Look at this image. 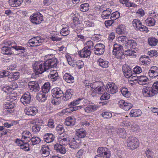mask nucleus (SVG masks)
<instances>
[{
	"mask_svg": "<svg viewBox=\"0 0 158 158\" xmlns=\"http://www.w3.org/2000/svg\"><path fill=\"white\" fill-rule=\"evenodd\" d=\"M13 48L16 51H18V54H23V56H25L26 55V49L23 47L18 46L17 45L11 46V47L4 46L1 48L2 52L4 54L11 55L13 54L11 49Z\"/></svg>",
	"mask_w": 158,
	"mask_h": 158,
	"instance_id": "1",
	"label": "nucleus"
},
{
	"mask_svg": "<svg viewBox=\"0 0 158 158\" xmlns=\"http://www.w3.org/2000/svg\"><path fill=\"white\" fill-rule=\"evenodd\" d=\"M87 81H85V87H89L90 86L92 90L95 93L98 94H102L104 90L105 86L103 83L101 81H97L94 82L93 84L87 83Z\"/></svg>",
	"mask_w": 158,
	"mask_h": 158,
	"instance_id": "2",
	"label": "nucleus"
},
{
	"mask_svg": "<svg viewBox=\"0 0 158 158\" xmlns=\"http://www.w3.org/2000/svg\"><path fill=\"white\" fill-rule=\"evenodd\" d=\"M33 67L36 75L42 74L45 72H48V68L46 67L45 62L43 61L35 62Z\"/></svg>",
	"mask_w": 158,
	"mask_h": 158,
	"instance_id": "3",
	"label": "nucleus"
},
{
	"mask_svg": "<svg viewBox=\"0 0 158 158\" xmlns=\"http://www.w3.org/2000/svg\"><path fill=\"white\" fill-rule=\"evenodd\" d=\"M123 51V47L121 45L117 44H115L114 45L113 54L118 59L123 58L125 57V55Z\"/></svg>",
	"mask_w": 158,
	"mask_h": 158,
	"instance_id": "4",
	"label": "nucleus"
},
{
	"mask_svg": "<svg viewBox=\"0 0 158 158\" xmlns=\"http://www.w3.org/2000/svg\"><path fill=\"white\" fill-rule=\"evenodd\" d=\"M31 123L35 124L32 127V131L34 133H37L40 131V126L43 124V122L41 119L36 118L32 121Z\"/></svg>",
	"mask_w": 158,
	"mask_h": 158,
	"instance_id": "5",
	"label": "nucleus"
},
{
	"mask_svg": "<svg viewBox=\"0 0 158 158\" xmlns=\"http://www.w3.org/2000/svg\"><path fill=\"white\" fill-rule=\"evenodd\" d=\"M98 155L103 158H109L111 156L110 152L109 149L103 147H99L97 151Z\"/></svg>",
	"mask_w": 158,
	"mask_h": 158,
	"instance_id": "6",
	"label": "nucleus"
},
{
	"mask_svg": "<svg viewBox=\"0 0 158 158\" xmlns=\"http://www.w3.org/2000/svg\"><path fill=\"white\" fill-rule=\"evenodd\" d=\"M31 21L33 23L38 24L43 20V17L40 13L33 14L30 16Z\"/></svg>",
	"mask_w": 158,
	"mask_h": 158,
	"instance_id": "7",
	"label": "nucleus"
},
{
	"mask_svg": "<svg viewBox=\"0 0 158 158\" xmlns=\"http://www.w3.org/2000/svg\"><path fill=\"white\" fill-rule=\"evenodd\" d=\"M45 60H46V61L45 62V63L46 67L48 68V72L49 70L51 69L50 68L56 67L58 64V60L55 57L52 58L51 59L50 58H48L45 59Z\"/></svg>",
	"mask_w": 158,
	"mask_h": 158,
	"instance_id": "8",
	"label": "nucleus"
},
{
	"mask_svg": "<svg viewBox=\"0 0 158 158\" xmlns=\"http://www.w3.org/2000/svg\"><path fill=\"white\" fill-rule=\"evenodd\" d=\"M104 86L105 85H104ZM118 89V88L117 86L114 83L110 82L109 83L106 85V88L105 87V90L103 92H106V91L111 94H114L117 92Z\"/></svg>",
	"mask_w": 158,
	"mask_h": 158,
	"instance_id": "9",
	"label": "nucleus"
},
{
	"mask_svg": "<svg viewBox=\"0 0 158 158\" xmlns=\"http://www.w3.org/2000/svg\"><path fill=\"white\" fill-rule=\"evenodd\" d=\"M142 94L145 97H152L156 94L152 87L144 86L142 89Z\"/></svg>",
	"mask_w": 158,
	"mask_h": 158,
	"instance_id": "10",
	"label": "nucleus"
},
{
	"mask_svg": "<svg viewBox=\"0 0 158 158\" xmlns=\"http://www.w3.org/2000/svg\"><path fill=\"white\" fill-rule=\"evenodd\" d=\"M42 41L40 37H34L29 40L28 44L31 47L37 46L41 44Z\"/></svg>",
	"mask_w": 158,
	"mask_h": 158,
	"instance_id": "11",
	"label": "nucleus"
},
{
	"mask_svg": "<svg viewBox=\"0 0 158 158\" xmlns=\"http://www.w3.org/2000/svg\"><path fill=\"white\" fill-rule=\"evenodd\" d=\"M105 45L102 44H98L95 45L94 48L95 54L98 55L102 54L105 51Z\"/></svg>",
	"mask_w": 158,
	"mask_h": 158,
	"instance_id": "12",
	"label": "nucleus"
},
{
	"mask_svg": "<svg viewBox=\"0 0 158 158\" xmlns=\"http://www.w3.org/2000/svg\"><path fill=\"white\" fill-rule=\"evenodd\" d=\"M24 112L28 115L34 116L38 112V109L37 107L28 106L25 109Z\"/></svg>",
	"mask_w": 158,
	"mask_h": 158,
	"instance_id": "13",
	"label": "nucleus"
},
{
	"mask_svg": "<svg viewBox=\"0 0 158 158\" xmlns=\"http://www.w3.org/2000/svg\"><path fill=\"white\" fill-rule=\"evenodd\" d=\"M31 96L29 92H27L25 93L20 99L21 102L23 105L27 106L31 102Z\"/></svg>",
	"mask_w": 158,
	"mask_h": 158,
	"instance_id": "14",
	"label": "nucleus"
},
{
	"mask_svg": "<svg viewBox=\"0 0 158 158\" xmlns=\"http://www.w3.org/2000/svg\"><path fill=\"white\" fill-rule=\"evenodd\" d=\"M139 142L138 139H132L130 140H128L127 146L130 149H134L139 146Z\"/></svg>",
	"mask_w": 158,
	"mask_h": 158,
	"instance_id": "15",
	"label": "nucleus"
},
{
	"mask_svg": "<svg viewBox=\"0 0 158 158\" xmlns=\"http://www.w3.org/2000/svg\"><path fill=\"white\" fill-rule=\"evenodd\" d=\"M118 104L120 108L123 109L125 111L129 110L133 106L131 103L126 102L124 100H120L118 102Z\"/></svg>",
	"mask_w": 158,
	"mask_h": 158,
	"instance_id": "16",
	"label": "nucleus"
},
{
	"mask_svg": "<svg viewBox=\"0 0 158 158\" xmlns=\"http://www.w3.org/2000/svg\"><path fill=\"white\" fill-rule=\"evenodd\" d=\"M15 105L14 103L6 102L3 105V107L4 110L6 111L7 113H13L14 111V108Z\"/></svg>",
	"mask_w": 158,
	"mask_h": 158,
	"instance_id": "17",
	"label": "nucleus"
},
{
	"mask_svg": "<svg viewBox=\"0 0 158 158\" xmlns=\"http://www.w3.org/2000/svg\"><path fill=\"white\" fill-rule=\"evenodd\" d=\"M122 69L124 75L126 78H130L132 76V71L129 66L124 65L123 66Z\"/></svg>",
	"mask_w": 158,
	"mask_h": 158,
	"instance_id": "18",
	"label": "nucleus"
},
{
	"mask_svg": "<svg viewBox=\"0 0 158 158\" xmlns=\"http://www.w3.org/2000/svg\"><path fill=\"white\" fill-rule=\"evenodd\" d=\"M86 100L84 98H78L77 99L73 101L70 103V106H73L78 104L83 106L86 103Z\"/></svg>",
	"mask_w": 158,
	"mask_h": 158,
	"instance_id": "19",
	"label": "nucleus"
},
{
	"mask_svg": "<svg viewBox=\"0 0 158 158\" xmlns=\"http://www.w3.org/2000/svg\"><path fill=\"white\" fill-rule=\"evenodd\" d=\"M28 87L31 90L37 92L40 90L39 85L36 81L29 82L28 83Z\"/></svg>",
	"mask_w": 158,
	"mask_h": 158,
	"instance_id": "20",
	"label": "nucleus"
},
{
	"mask_svg": "<svg viewBox=\"0 0 158 158\" xmlns=\"http://www.w3.org/2000/svg\"><path fill=\"white\" fill-rule=\"evenodd\" d=\"M49 71L50 72L48 75V77L52 81H54L59 79L60 77L56 70L50 69L49 70Z\"/></svg>",
	"mask_w": 158,
	"mask_h": 158,
	"instance_id": "21",
	"label": "nucleus"
},
{
	"mask_svg": "<svg viewBox=\"0 0 158 158\" xmlns=\"http://www.w3.org/2000/svg\"><path fill=\"white\" fill-rule=\"evenodd\" d=\"M91 52L89 50L87 49L86 47H85L81 50L78 52V53L81 57L87 58L90 56Z\"/></svg>",
	"mask_w": 158,
	"mask_h": 158,
	"instance_id": "22",
	"label": "nucleus"
},
{
	"mask_svg": "<svg viewBox=\"0 0 158 158\" xmlns=\"http://www.w3.org/2000/svg\"><path fill=\"white\" fill-rule=\"evenodd\" d=\"M150 77L154 78L158 76V68L156 66L151 67L148 71Z\"/></svg>",
	"mask_w": 158,
	"mask_h": 158,
	"instance_id": "23",
	"label": "nucleus"
},
{
	"mask_svg": "<svg viewBox=\"0 0 158 158\" xmlns=\"http://www.w3.org/2000/svg\"><path fill=\"white\" fill-rule=\"evenodd\" d=\"M20 77V73L19 72H16L10 73L9 76L8 77L9 81H14L18 80Z\"/></svg>",
	"mask_w": 158,
	"mask_h": 158,
	"instance_id": "24",
	"label": "nucleus"
},
{
	"mask_svg": "<svg viewBox=\"0 0 158 158\" xmlns=\"http://www.w3.org/2000/svg\"><path fill=\"white\" fill-rule=\"evenodd\" d=\"M138 81L139 84L143 85L147 84L149 80L146 76H141L138 77Z\"/></svg>",
	"mask_w": 158,
	"mask_h": 158,
	"instance_id": "25",
	"label": "nucleus"
},
{
	"mask_svg": "<svg viewBox=\"0 0 158 158\" xmlns=\"http://www.w3.org/2000/svg\"><path fill=\"white\" fill-rule=\"evenodd\" d=\"M50 150L48 147L46 145L42 146L40 152L44 156H47L50 154Z\"/></svg>",
	"mask_w": 158,
	"mask_h": 158,
	"instance_id": "26",
	"label": "nucleus"
},
{
	"mask_svg": "<svg viewBox=\"0 0 158 158\" xmlns=\"http://www.w3.org/2000/svg\"><path fill=\"white\" fill-rule=\"evenodd\" d=\"M54 149L57 152L61 154H64L66 153V150L64 147L62 145L56 143L54 145Z\"/></svg>",
	"mask_w": 158,
	"mask_h": 158,
	"instance_id": "27",
	"label": "nucleus"
},
{
	"mask_svg": "<svg viewBox=\"0 0 158 158\" xmlns=\"http://www.w3.org/2000/svg\"><path fill=\"white\" fill-rule=\"evenodd\" d=\"M98 108V107L97 106L94 104H92L89 105L85 107L84 110L86 112L89 113L94 111Z\"/></svg>",
	"mask_w": 158,
	"mask_h": 158,
	"instance_id": "28",
	"label": "nucleus"
},
{
	"mask_svg": "<svg viewBox=\"0 0 158 158\" xmlns=\"http://www.w3.org/2000/svg\"><path fill=\"white\" fill-rule=\"evenodd\" d=\"M63 77L64 81L68 83H72L74 81V77L68 73H65Z\"/></svg>",
	"mask_w": 158,
	"mask_h": 158,
	"instance_id": "29",
	"label": "nucleus"
},
{
	"mask_svg": "<svg viewBox=\"0 0 158 158\" xmlns=\"http://www.w3.org/2000/svg\"><path fill=\"white\" fill-rule=\"evenodd\" d=\"M69 141V144L70 147L73 148H75L78 147V144L80 142L79 139H68Z\"/></svg>",
	"mask_w": 158,
	"mask_h": 158,
	"instance_id": "30",
	"label": "nucleus"
},
{
	"mask_svg": "<svg viewBox=\"0 0 158 158\" xmlns=\"http://www.w3.org/2000/svg\"><path fill=\"white\" fill-rule=\"evenodd\" d=\"M18 85L16 83H13L12 84V87H11L9 86H5L4 87H2V90L6 93H8L9 91L10 92V90L13 89H15L17 88Z\"/></svg>",
	"mask_w": 158,
	"mask_h": 158,
	"instance_id": "31",
	"label": "nucleus"
},
{
	"mask_svg": "<svg viewBox=\"0 0 158 158\" xmlns=\"http://www.w3.org/2000/svg\"><path fill=\"white\" fill-rule=\"evenodd\" d=\"M73 94V91L72 90L70 89H67L62 98L65 101L68 100L71 98Z\"/></svg>",
	"mask_w": 158,
	"mask_h": 158,
	"instance_id": "32",
	"label": "nucleus"
},
{
	"mask_svg": "<svg viewBox=\"0 0 158 158\" xmlns=\"http://www.w3.org/2000/svg\"><path fill=\"white\" fill-rule=\"evenodd\" d=\"M111 12L110 9L108 8L106 10L102 11L101 15V17L103 19H107L109 18Z\"/></svg>",
	"mask_w": 158,
	"mask_h": 158,
	"instance_id": "33",
	"label": "nucleus"
},
{
	"mask_svg": "<svg viewBox=\"0 0 158 158\" xmlns=\"http://www.w3.org/2000/svg\"><path fill=\"white\" fill-rule=\"evenodd\" d=\"M76 135L80 138H82L85 137L86 135V132L83 129H80L76 130Z\"/></svg>",
	"mask_w": 158,
	"mask_h": 158,
	"instance_id": "34",
	"label": "nucleus"
},
{
	"mask_svg": "<svg viewBox=\"0 0 158 158\" xmlns=\"http://www.w3.org/2000/svg\"><path fill=\"white\" fill-rule=\"evenodd\" d=\"M53 94L57 98H60L64 96V94L63 91L60 88H56L54 89Z\"/></svg>",
	"mask_w": 158,
	"mask_h": 158,
	"instance_id": "35",
	"label": "nucleus"
},
{
	"mask_svg": "<svg viewBox=\"0 0 158 158\" xmlns=\"http://www.w3.org/2000/svg\"><path fill=\"white\" fill-rule=\"evenodd\" d=\"M47 96V94L41 92L37 94L36 98L39 102H43L46 100Z\"/></svg>",
	"mask_w": 158,
	"mask_h": 158,
	"instance_id": "36",
	"label": "nucleus"
},
{
	"mask_svg": "<svg viewBox=\"0 0 158 158\" xmlns=\"http://www.w3.org/2000/svg\"><path fill=\"white\" fill-rule=\"evenodd\" d=\"M145 21L146 25L148 26H153L156 23V20L153 17H148Z\"/></svg>",
	"mask_w": 158,
	"mask_h": 158,
	"instance_id": "37",
	"label": "nucleus"
},
{
	"mask_svg": "<svg viewBox=\"0 0 158 158\" xmlns=\"http://www.w3.org/2000/svg\"><path fill=\"white\" fill-rule=\"evenodd\" d=\"M50 85L49 82L45 83L41 88L42 92L47 94L50 90Z\"/></svg>",
	"mask_w": 158,
	"mask_h": 158,
	"instance_id": "38",
	"label": "nucleus"
},
{
	"mask_svg": "<svg viewBox=\"0 0 158 158\" xmlns=\"http://www.w3.org/2000/svg\"><path fill=\"white\" fill-rule=\"evenodd\" d=\"M120 2L123 4H125L127 7H135L137 6V5L134 3L129 2L128 0H119Z\"/></svg>",
	"mask_w": 158,
	"mask_h": 158,
	"instance_id": "39",
	"label": "nucleus"
},
{
	"mask_svg": "<svg viewBox=\"0 0 158 158\" xmlns=\"http://www.w3.org/2000/svg\"><path fill=\"white\" fill-rule=\"evenodd\" d=\"M64 123L67 126H72L75 124V120L74 118L69 117L65 119Z\"/></svg>",
	"mask_w": 158,
	"mask_h": 158,
	"instance_id": "40",
	"label": "nucleus"
},
{
	"mask_svg": "<svg viewBox=\"0 0 158 158\" xmlns=\"http://www.w3.org/2000/svg\"><path fill=\"white\" fill-rule=\"evenodd\" d=\"M126 31L125 26L122 24L118 26L116 30V32L118 34H124L126 32Z\"/></svg>",
	"mask_w": 158,
	"mask_h": 158,
	"instance_id": "41",
	"label": "nucleus"
},
{
	"mask_svg": "<svg viewBox=\"0 0 158 158\" xmlns=\"http://www.w3.org/2000/svg\"><path fill=\"white\" fill-rule=\"evenodd\" d=\"M142 113L141 110L139 109L132 110L130 113V115L131 117H138L140 116Z\"/></svg>",
	"mask_w": 158,
	"mask_h": 158,
	"instance_id": "42",
	"label": "nucleus"
},
{
	"mask_svg": "<svg viewBox=\"0 0 158 158\" xmlns=\"http://www.w3.org/2000/svg\"><path fill=\"white\" fill-rule=\"evenodd\" d=\"M99 65L103 68H106L108 67L109 62L102 59L100 58L98 61Z\"/></svg>",
	"mask_w": 158,
	"mask_h": 158,
	"instance_id": "43",
	"label": "nucleus"
},
{
	"mask_svg": "<svg viewBox=\"0 0 158 158\" xmlns=\"http://www.w3.org/2000/svg\"><path fill=\"white\" fill-rule=\"evenodd\" d=\"M60 35L59 34L55 33L52 34L51 33L50 38L53 41H61L62 40V38L60 37Z\"/></svg>",
	"mask_w": 158,
	"mask_h": 158,
	"instance_id": "44",
	"label": "nucleus"
},
{
	"mask_svg": "<svg viewBox=\"0 0 158 158\" xmlns=\"http://www.w3.org/2000/svg\"><path fill=\"white\" fill-rule=\"evenodd\" d=\"M158 42V40L155 38H150L148 39V43L151 46H156Z\"/></svg>",
	"mask_w": 158,
	"mask_h": 158,
	"instance_id": "45",
	"label": "nucleus"
},
{
	"mask_svg": "<svg viewBox=\"0 0 158 158\" xmlns=\"http://www.w3.org/2000/svg\"><path fill=\"white\" fill-rule=\"evenodd\" d=\"M69 27L67 26L66 27L63 28L60 30V34L64 36H65L69 35L70 33Z\"/></svg>",
	"mask_w": 158,
	"mask_h": 158,
	"instance_id": "46",
	"label": "nucleus"
},
{
	"mask_svg": "<svg viewBox=\"0 0 158 158\" xmlns=\"http://www.w3.org/2000/svg\"><path fill=\"white\" fill-rule=\"evenodd\" d=\"M132 24L133 26L135 27V28L137 30L142 23L138 19H135L133 20L132 22Z\"/></svg>",
	"mask_w": 158,
	"mask_h": 158,
	"instance_id": "47",
	"label": "nucleus"
},
{
	"mask_svg": "<svg viewBox=\"0 0 158 158\" xmlns=\"http://www.w3.org/2000/svg\"><path fill=\"white\" fill-rule=\"evenodd\" d=\"M80 9L81 11L82 12H86L89 9V4L87 3L83 4L80 6Z\"/></svg>",
	"mask_w": 158,
	"mask_h": 158,
	"instance_id": "48",
	"label": "nucleus"
},
{
	"mask_svg": "<svg viewBox=\"0 0 158 158\" xmlns=\"http://www.w3.org/2000/svg\"><path fill=\"white\" fill-rule=\"evenodd\" d=\"M22 137H24V138H36V137L33 136L31 137V134L29 131H24L22 133Z\"/></svg>",
	"mask_w": 158,
	"mask_h": 158,
	"instance_id": "49",
	"label": "nucleus"
},
{
	"mask_svg": "<svg viewBox=\"0 0 158 158\" xmlns=\"http://www.w3.org/2000/svg\"><path fill=\"white\" fill-rule=\"evenodd\" d=\"M66 57L69 64L73 66L75 65V61L72 59L70 55L68 54L66 55Z\"/></svg>",
	"mask_w": 158,
	"mask_h": 158,
	"instance_id": "50",
	"label": "nucleus"
},
{
	"mask_svg": "<svg viewBox=\"0 0 158 158\" xmlns=\"http://www.w3.org/2000/svg\"><path fill=\"white\" fill-rule=\"evenodd\" d=\"M118 39L119 42L123 44H127L129 40L127 37L125 36H120Z\"/></svg>",
	"mask_w": 158,
	"mask_h": 158,
	"instance_id": "51",
	"label": "nucleus"
},
{
	"mask_svg": "<svg viewBox=\"0 0 158 158\" xmlns=\"http://www.w3.org/2000/svg\"><path fill=\"white\" fill-rule=\"evenodd\" d=\"M135 51L132 49H128L125 51L124 54L128 56H134L135 55Z\"/></svg>",
	"mask_w": 158,
	"mask_h": 158,
	"instance_id": "52",
	"label": "nucleus"
},
{
	"mask_svg": "<svg viewBox=\"0 0 158 158\" xmlns=\"http://www.w3.org/2000/svg\"><path fill=\"white\" fill-rule=\"evenodd\" d=\"M121 92L122 94L124 97L126 98H128L130 95V93L128 91V89L127 88H123L121 90Z\"/></svg>",
	"mask_w": 158,
	"mask_h": 158,
	"instance_id": "53",
	"label": "nucleus"
},
{
	"mask_svg": "<svg viewBox=\"0 0 158 158\" xmlns=\"http://www.w3.org/2000/svg\"><path fill=\"white\" fill-rule=\"evenodd\" d=\"M120 16V13L118 11L113 12L110 14V18L114 21L119 18Z\"/></svg>",
	"mask_w": 158,
	"mask_h": 158,
	"instance_id": "54",
	"label": "nucleus"
},
{
	"mask_svg": "<svg viewBox=\"0 0 158 158\" xmlns=\"http://www.w3.org/2000/svg\"><path fill=\"white\" fill-rule=\"evenodd\" d=\"M10 72L9 71L3 70L0 72V78L9 76Z\"/></svg>",
	"mask_w": 158,
	"mask_h": 158,
	"instance_id": "55",
	"label": "nucleus"
},
{
	"mask_svg": "<svg viewBox=\"0 0 158 158\" xmlns=\"http://www.w3.org/2000/svg\"><path fill=\"white\" fill-rule=\"evenodd\" d=\"M102 116L105 118H110L112 116V113L109 112H104L101 114Z\"/></svg>",
	"mask_w": 158,
	"mask_h": 158,
	"instance_id": "56",
	"label": "nucleus"
},
{
	"mask_svg": "<svg viewBox=\"0 0 158 158\" xmlns=\"http://www.w3.org/2000/svg\"><path fill=\"white\" fill-rule=\"evenodd\" d=\"M127 44L130 46V47L134 49H135L137 46V44L135 42L132 40H129Z\"/></svg>",
	"mask_w": 158,
	"mask_h": 158,
	"instance_id": "57",
	"label": "nucleus"
},
{
	"mask_svg": "<svg viewBox=\"0 0 158 158\" xmlns=\"http://www.w3.org/2000/svg\"><path fill=\"white\" fill-rule=\"evenodd\" d=\"M156 94L158 93V81L155 82L152 87Z\"/></svg>",
	"mask_w": 158,
	"mask_h": 158,
	"instance_id": "58",
	"label": "nucleus"
},
{
	"mask_svg": "<svg viewBox=\"0 0 158 158\" xmlns=\"http://www.w3.org/2000/svg\"><path fill=\"white\" fill-rule=\"evenodd\" d=\"M129 126H131L132 128V130L134 131L137 132L139 131L140 130V129L139 127V126L136 124L134 123L132 125H131V124H129L128 125Z\"/></svg>",
	"mask_w": 158,
	"mask_h": 158,
	"instance_id": "59",
	"label": "nucleus"
},
{
	"mask_svg": "<svg viewBox=\"0 0 158 158\" xmlns=\"http://www.w3.org/2000/svg\"><path fill=\"white\" fill-rule=\"evenodd\" d=\"M78 20V19L76 17H74L73 19V21L75 26H78L80 27V26H83V24L81 23H80Z\"/></svg>",
	"mask_w": 158,
	"mask_h": 158,
	"instance_id": "60",
	"label": "nucleus"
},
{
	"mask_svg": "<svg viewBox=\"0 0 158 158\" xmlns=\"http://www.w3.org/2000/svg\"><path fill=\"white\" fill-rule=\"evenodd\" d=\"M145 15V12L142 8H139L136 13V15L139 17L143 16Z\"/></svg>",
	"mask_w": 158,
	"mask_h": 158,
	"instance_id": "61",
	"label": "nucleus"
},
{
	"mask_svg": "<svg viewBox=\"0 0 158 158\" xmlns=\"http://www.w3.org/2000/svg\"><path fill=\"white\" fill-rule=\"evenodd\" d=\"M105 92L102 93V95L101 96L100 99L101 100H107L109 99L110 97V94L107 93H104Z\"/></svg>",
	"mask_w": 158,
	"mask_h": 158,
	"instance_id": "62",
	"label": "nucleus"
},
{
	"mask_svg": "<svg viewBox=\"0 0 158 158\" xmlns=\"http://www.w3.org/2000/svg\"><path fill=\"white\" fill-rule=\"evenodd\" d=\"M56 129L58 133L59 134L63 133L64 131L63 126L61 125H58L56 127Z\"/></svg>",
	"mask_w": 158,
	"mask_h": 158,
	"instance_id": "63",
	"label": "nucleus"
},
{
	"mask_svg": "<svg viewBox=\"0 0 158 158\" xmlns=\"http://www.w3.org/2000/svg\"><path fill=\"white\" fill-rule=\"evenodd\" d=\"M60 99L59 98L54 97L52 101V103L54 105H57L59 104L60 102Z\"/></svg>",
	"mask_w": 158,
	"mask_h": 158,
	"instance_id": "64",
	"label": "nucleus"
}]
</instances>
